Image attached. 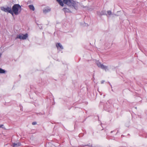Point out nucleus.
Instances as JSON below:
<instances>
[{"label": "nucleus", "instance_id": "1", "mask_svg": "<svg viewBox=\"0 0 147 147\" xmlns=\"http://www.w3.org/2000/svg\"><path fill=\"white\" fill-rule=\"evenodd\" d=\"M56 0L62 6H63V3L69 6L72 7V8L77 10L78 9L79 3L73 0Z\"/></svg>", "mask_w": 147, "mask_h": 147}, {"label": "nucleus", "instance_id": "2", "mask_svg": "<svg viewBox=\"0 0 147 147\" xmlns=\"http://www.w3.org/2000/svg\"><path fill=\"white\" fill-rule=\"evenodd\" d=\"M11 9L13 13L17 15L20 13L22 10V7L19 4H15L12 6Z\"/></svg>", "mask_w": 147, "mask_h": 147}, {"label": "nucleus", "instance_id": "3", "mask_svg": "<svg viewBox=\"0 0 147 147\" xmlns=\"http://www.w3.org/2000/svg\"><path fill=\"white\" fill-rule=\"evenodd\" d=\"M111 101L109 100H108L104 106V109L109 112L111 113L112 111V109L111 107Z\"/></svg>", "mask_w": 147, "mask_h": 147}, {"label": "nucleus", "instance_id": "4", "mask_svg": "<svg viewBox=\"0 0 147 147\" xmlns=\"http://www.w3.org/2000/svg\"><path fill=\"white\" fill-rule=\"evenodd\" d=\"M1 10L6 13H11L12 16H13V11L11 7L7 6L6 7H1Z\"/></svg>", "mask_w": 147, "mask_h": 147}, {"label": "nucleus", "instance_id": "5", "mask_svg": "<svg viewBox=\"0 0 147 147\" xmlns=\"http://www.w3.org/2000/svg\"><path fill=\"white\" fill-rule=\"evenodd\" d=\"M96 63L98 67L102 69L105 70L106 71H109V69L108 66L104 65L99 62L98 61H96Z\"/></svg>", "mask_w": 147, "mask_h": 147}, {"label": "nucleus", "instance_id": "6", "mask_svg": "<svg viewBox=\"0 0 147 147\" xmlns=\"http://www.w3.org/2000/svg\"><path fill=\"white\" fill-rule=\"evenodd\" d=\"M28 37V34H20L18 35H17L16 39L17 38H19L20 40H25Z\"/></svg>", "mask_w": 147, "mask_h": 147}, {"label": "nucleus", "instance_id": "7", "mask_svg": "<svg viewBox=\"0 0 147 147\" xmlns=\"http://www.w3.org/2000/svg\"><path fill=\"white\" fill-rule=\"evenodd\" d=\"M97 13L98 15L100 16H101L104 15H107V14H106V11L104 10H102L101 12L97 11Z\"/></svg>", "mask_w": 147, "mask_h": 147}, {"label": "nucleus", "instance_id": "8", "mask_svg": "<svg viewBox=\"0 0 147 147\" xmlns=\"http://www.w3.org/2000/svg\"><path fill=\"white\" fill-rule=\"evenodd\" d=\"M56 46L57 48V49L59 50V49H63V47L60 43H57L56 44Z\"/></svg>", "mask_w": 147, "mask_h": 147}, {"label": "nucleus", "instance_id": "9", "mask_svg": "<svg viewBox=\"0 0 147 147\" xmlns=\"http://www.w3.org/2000/svg\"><path fill=\"white\" fill-rule=\"evenodd\" d=\"M51 10V8H46L43 9V13L45 14H46V13L50 12Z\"/></svg>", "mask_w": 147, "mask_h": 147}, {"label": "nucleus", "instance_id": "10", "mask_svg": "<svg viewBox=\"0 0 147 147\" xmlns=\"http://www.w3.org/2000/svg\"><path fill=\"white\" fill-rule=\"evenodd\" d=\"M63 11H64L65 13H71V11L69 10V9L66 8H63Z\"/></svg>", "mask_w": 147, "mask_h": 147}, {"label": "nucleus", "instance_id": "11", "mask_svg": "<svg viewBox=\"0 0 147 147\" xmlns=\"http://www.w3.org/2000/svg\"><path fill=\"white\" fill-rule=\"evenodd\" d=\"M29 7L30 9L32 11H34L35 8L33 5H29Z\"/></svg>", "mask_w": 147, "mask_h": 147}, {"label": "nucleus", "instance_id": "12", "mask_svg": "<svg viewBox=\"0 0 147 147\" xmlns=\"http://www.w3.org/2000/svg\"><path fill=\"white\" fill-rule=\"evenodd\" d=\"M6 72V71L5 69L0 68V74H5Z\"/></svg>", "mask_w": 147, "mask_h": 147}, {"label": "nucleus", "instance_id": "13", "mask_svg": "<svg viewBox=\"0 0 147 147\" xmlns=\"http://www.w3.org/2000/svg\"><path fill=\"white\" fill-rule=\"evenodd\" d=\"M81 146H83V147H85V146H90L91 147H94L92 146V145H90V144L89 143V144H87V145H82Z\"/></svg>", "mask_w": 147, "mask_h": 147}, {"label": "nucleus", "instance_id": "14", "mask_svg": "<svg viewBox=\"0 0 147 147\" xmlns=\"http://www.w3.org/2000/svg\"><path fill=\"white\" fill-rule=\"evenodd\" d=\"M12 146L13 147H18V145L17 143H13L12 145Z\"/></svg>", "mask_w": 147, "mask_h": 147}, {"label": "nucleus", "instance_id": "15", "mask_svg": "<svg viewBox=\"0 0 147 147\" xmlns=\"http://www.w3.org/2000/svg\"><path fill=\"white\" fill-rule=\"evenodd\" d=\"M107 14L109 15H111V14L112 12L110 10L108 11H107Z\"/></svg>", "mask_w": 147, "mask_h": 147}, {"label": "nucleus", "instance_id": "16", "mask_svg": "<svg viewBox=\"0 0 147 147\" xmlns=\"http://www.w3.org/2000/svg\"><path fill=\"white\" fill-rule=\"evenodd\" d=\"M37 114L38 115V114H39V115H44L45 114V113H37Z\"/></svg>", "mask_w": 147, "mask_h": 147}, {"label": "nucleus", "instance_id": "17", "mask_svg": "<svg viewBox=\"0 0 147 147\" xmlns=\"http://www.w3.org/2000/svg\"><path fill=\"white\" fill-rule=\"evenodd\" d=\"M37 123L36 122H33L32 123V124L33 125H35Z\"/></svg>", "mask_w": 147, "mask_h": 147}, {"label": "nucleus", "instance_id": "18", "mask_svg": "<svg viewBox=\"0 0 147 147\" xmlns=\"http://www.w3.org/2000/svg\"><path fill=\"white\" fill-rule=\"evenodd\" d=\"M17 144H18V146H20L21 145V144L20 142H18V143H17Z\"/></svg>", "mask_w": 147, "mask_h": 147}, {"label": "nucleus", "instance_id": "19", "mask_svg": "<svg viewBox=\"0 0 147 147\" xmlns=\"http://www.w3.org/2000/svg\"><path fill=\"white\" fill-rule=\"evenodd\" d=\"M105 81L104 80H102L101 81V83L102 84L104 83L105 82Z\"/></svg>", "mask_w": 147, "mask_h": 147}, {"label": "nucleus", "instance_id": "20", "mask_svg": "<svg viewBox=\"0 0 147 147\" xmlns=\"http://www.w3.org/2000/svg\"><path fill=\"white\" fill-rule=\"evenodd\" d=\"M115 131H116V130H114L113 131H111V133H112L113 132Z\"/></svg>", "mask_w": 147, "mask_h": 147}, {"label": "nucleus", "instance_id": "21", "mask_svg": "<svg viewBox=\"0 0 147 147\" xmlns=\"http://www.w3.org/2000/svg\"><path fill=\"white\" fill-rule=\"evenodd\" d=\"M3 126V125H0V128L2 127Z\"/></svg>", "mask_w": 147, "mask_h": 147}, {"label": "nucleus", "instance_id": "22", "mask_svg": "<svg viewBox=\"0 0 147 147\" xmlns=\"http://www.w3.org/2000/svg\"><path fill=\"white\" fill-rule=\"evenodd\" d=\"M119 130H118V131H117V133H116V134L115 135H117V133H119Z\"/></svg>", "mask_w": 147, "mask_h": 147}, {"label": "nucleus", "instance_id": "23", "mask_svg": "<svg viewBox=\"0 0 147 147\" xmlns=\"http://www.w3.org/2000/svg\"><path fill=\"white\" fill-rule=\"evenodd\" d=\"M109 82V85H110L111 86V87H112L111 85V84H110V83L109 82Z\"/></svg>", "mask_w": 147, "mask_h": 147}, {"label": "nucleus", "instance_id": "24", "mask_svg": "<svg viewBox=\"0 0 147 147\" xmlns=\"http://www.w3.org/2000/svg\"><path fill=\"white\" fill-rule=\"evenodd\" d=\"M100 104H102V105H103V102H100Z\"/></svg>", "mask_w": 147, "mask_h": 147}, {"label": "nucleus", "instance_id": "25", "mask_svg": "<svg viewBox=\"0 0 147 147\" xmlns=\"http://www.w3.org/2000/svg\"><path fill=\"white\" fill-rule=\"evenodd\" d=\"M40 29H42V27L41 26V27L40 28Z\"/></svg>", "mask_w": 147, "mask_h": 147}, {"label": "nucleus", "instance_id": "26", "mask_svg": "<svg viewBox=\"0 0 147 147\" xmlns=\"http://www.w3.org/2000/svg\"><path fill=\"white\" fill-rule=\"evenodd\" d=\"M123 136V135H121V137H122V136Z\"/></svg>", "mask_w": 147, "mask_h": 147}, {"label": "nucleus", "instance_id": "27", "mask_svg": "<svg viewBox=\"0 0 147 147\" xmlns=\"http://www.w3.org/2000/svg\"><path fill=\"white\" fill-rule=\"evenodd\" d=\"M126 126L127 127H129V126H127V125H126Z\"/></svg>", "mask_w": 147, "mask_h": 147}, {"label": "nucleus", "instance_id": "28", "mask_svg": "<svg viewBox=\"0 0 147 147\" xmlns=\"http://www.w3.org/2000/svg\"><path fill=\"white\" fill-rule=\"evenodd\" d=\"M19 76H21V75H19Z\"/></svg>", "mask_w": 147, "mask_h": 147}, {"label": "nucleus", "instance_id": "29", "mask_svg": "<svg viewBox=\"0 0 147 147\" xmlns=\"http://www.w3.org/2000/svg\"><path fill=\"white\" fill-rule=\"evenodd\" d=\"M98 120H99V118H98Z\"/></svg>", "mask_w": 147, "mask_h": 147}, {"label": "nucleus", "instance_id": "30", "mask_svg": "<svg viewBox=\"0 0 147 147\" xmlns=\"http://www.w3.org/2000/svg\"><path fill=\"white\" fill-rule=\"evenodd\" d=\"M100 94L101 95H102V94H101L100 93Z\"/></svg>", "mask_w": 147, "mask_h": 147}]
</instances>
